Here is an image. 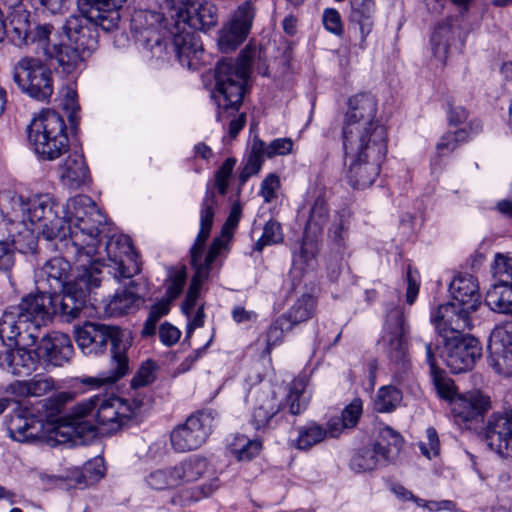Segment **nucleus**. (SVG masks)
I'll return each instance as SVG.
<instances>
[{"instance_id":"1","label":"nucleus","mask_w":512,"mask_h":512,"mask_svg":"<svg viewBox=\"0 0 512 512\" xmlns=\"http://www.w3.org/2000/svg\"><path fill=\"white\" fill-rule=\"evenodd\" d=\"M62 212L61 218L65 219L66 226L62 239L69 237L77 261L90 262L102 258L103 251L107 256L106 266L116 279H128L140 272L137 255L128 236L112 237L103 246L101 233L106 217L89 196L77 195L70 198ZM102 265L105 266V263Z\"/></svg>"},{"instance_id":"2","label":"nucleus","mask_w":512,"mask_h":512,"mask_svg":"<svg viewBox=\"0 0 512 512\" xmlns=\"http://www.w3.org/2000/svg\"><path fill=\"white\" fill-rule=\"evenodd\" d=\"M50 194H37L25 201L15 192H0V232L14 237L22 228L31 234L43 235L46 239H62L66 231L62 219Z\"/></svg>"},{"instance_id":"3","label":"nucleus","mask_w":512,"mask_h":512,"mask_svg":"<svg viewBox=\"0 0 512 512\" xmlns=\"http://www.w3.org/2000/svg\"><path fill=\"white\" fill-rule=\"evenodd\" d=\"M111 343L112 359L110 368L97 377H89L84 383L101 386L112 384L125 376L129 370L126 351L130 346L129 334L115 326L86 322L76 330V343L85 355L102 353L107 343Z\"/></svg>"},{"instance_id":"4","label":"nucleus","mask_w":512,"mask_h":512,"mask_svg":"<svg viewBox=\"0 0 512 512\" xmlns=\"http://www.w3.org/2000/svg\"><path fill=\"white\" fill-rule=\"evenodd\" d=\"M57 314L56 297L38 291L23 297L17 306L7 309L1 318V337L19 339V343L34 346L40 329Z\"/></svg>"},{"instance_id":"5","label":"nucleus","mask_w":512,"mask_h":512,"mask_svg":"<svg viewBox=\"0 0 512 512\" xmlns=\"http://www.w3.org/2000/svg\"><path fill=\"white\" fill-rule=\"evenodd\" d=\"M259 54V50L249 44L237 59L226 58L218 62L215 68V89L212 93V98L219 110L218 119H221V110L226 112L239 109L245 94L251 64Z\"/></svg>"},{"instance_id":"6","label":"nucleus","mask_w":512,"mask_h":512,"mask_svg":"<svg viewBox=\"0 0 512 512\" xmlns=\"http://www.w3.org/2000/svg\"><path fill=\"white\" fill-rule=\"evenodd\" d=\"M214 206L215 201L213 200V195L210 192H208L201 210V229H199L194 245L192 246L190 251L191 264L195 272L191 279V283L188 288L185 301L182 305V312L188 318H190L192 309L196 304V300L199 296L201 286L209 276L210 266L213 263V261L217 258L221 249L224 246L222 240L214 239L209 247L206 256L204 257V259L202 258L205 242L209 238L210 231L213 226Z\"/></svg>"},{"instance_id":"7","label":"nucleus","mask_w":512,"mask_h":512,"mask_svg":"<svg viewBox=\"0 0 512 512\" xmlns=\"http://www.w3.org/2000/svg\"><path fill=\"white\" fill-rule=\"evenodd\" d=\"M382 134L374 135L373 140L343 139L348 183L355 189L370 187L380 173V166L387 153V140Z\"/></svg>"},{"instance_id":"8","label":"nucleus","mask_w":512,"mask_h":512,"mask_svg":"<svg viewBox=\"0 0 512 512\" xmlns=\"http://www.w3.org/2000/svg\"><path fill=\"white\" fill-rule=\"evenodd\" d=\"M28 141L39 158L54 161L67 152L69 139L63 117L46 109L28 126Z\"/></svg>"},{"instance_id":"9","label":"nucleus","mask_w":512,"mask_h":512,"mask_svg":"<svg viewBox=\"0 0 512 512\" xmlns=\"http://www.w3.org/2000/svg\"><path fill=\"white\" fill-rule=\"evenodd\" d=\"M138 409L136 401L129 402L114 395H95L76 404L72 409V416L80 419L94 413L101 429L113 433L126 425Z\"/></svg>"},{"instance_id":"10","label":"nucleus","mask_w":512,"mask_h":512,"mask_svg":"<svg viewBox=\"0 0 512 512\" xmlns=\"http://www.w3.org/2000/svg\"><path fill=\"white\" fill-rule=\"evenodd\" d=\"M104 258H96L93 261H78L81 270L77 274L74 281H69L61 290L63 293L54 294L56 297L57 313H59L65 321L69 322L80 314L86 303L87 294L91 289L100 285V264L102 265Z\"/></svg>"},{"instance_id":"11","label":"nucleus","mask_w":512,"mask_h":512,"mask_svg":"<svg viewBox=\"0 0 512 512\" xmlns=\"http://www.w3.org/2000/svg\"><path fill=\"white\" fill-rule=\"evenodd\" d=\"M376 113L377 100L372 94L361 93L350 98L343 139L373 140L377 133L382 134V140H387L386 128L375 120Z\"/></svg>"},{"instance_id":"12","label":"nucleus","mask_w":512,"mask_h":512,"mask_svg":"<svg viewBox=\"0 0 512 512\" xmlns=\"http://www.w3.org/2000/svg\"><path fill=\"white\" fill-rule=\"evenodd\" d=\"M402 436L391 427L380 429L378 438L371 447L360 449L351 460V467L358 472L373 471L393 463L403 446Z\"/></svg>"},{"instance_id":"13","label":"nucleus","mask_w":512,"mask_h":512,"mask_svg":"<svg viewBox=\"0 0 512 512\" xmlns=\"http://www.w3.org/2000/svg\"><path fill=\"white\" fill-rule=\"evenodd\" d=\"M13 80L22 92L37 100H46L53 93L51 71L33 57H22L16 62Z\"/></svg>"},{"instance_id":"14","label":"nucleus","mask_w":512,"mask_h":512,"mask_svg":"<svg viewBox=\"0 0 512 512\" xmlns=\"http://www.w3.org/2000/svg\"><path fill=\"white\" fill-rule=\"evenodd\" d=\"M213 423V411H200L191 415L171 432L173 449L182 453L198 449L209 437Z\"/></svg>"},{"instance_id":"15","label":"nucleus","mask_w":512,"mask_h":512,"mask_svg":"<svg viewBox=\"0 0 512 512\" xmlns=\"http://www.w3.org/2000/svg\"><path fill=\"white\" fill-rule=\"evenodd\" d=\"M482 348L479 341L472 336L444 335L441 357L452 373L466 372L481 357Z\"/></svg>"},{"instance_id":"16","label":"nucleus","mask_w":512,"mask_h":512,"mask_svg":"<svg viewBox=\"0 0 512 512\" xmlns=\"http://www.w3.org/2000/svg\"><path fill=\"white\" fill-rule=\"evenodd\" d=\"M10 38L17 46L28 43H37L38 48L47 56L52 50L55 41L54 27L50 24L37 25L33 31L30 29L29 13L18 9L10 16Z\"/></svg>"},{"instance_id":"17","label":"nucleus","mask_w":512,"mask_h":512,"mask_svg":"<svg viewBox=\"0 0 512 512\" xmlns=\"http://www.w3.org/2000/svg\"><path fill=\"white\" fill-rule=\"evenodd\" d=\"M407 331L403 310L400 308L390 310L387 314L383 341L387 344L386 349L391 361L403 370L407 368L409 362L405 339Z\"/></svg>"},{"instance_id":"18","label":"nucleus","mask_w":512,"mask_h":512,"mask_svg":"<svg viewBox=\"0 0 512 512\" xmlns=\"http://www.w3.org/2000/svg\"><path fill=\"white\" fill-rule=\"evenodd\" d=\"M255 11L250 2L238 6L230 21L219 31L218 46L222 52L235 50L247 38Z\"/></svg>"},{"instance_id":"19","label":"nucleus","mask_w":512,"mask_h":512,"mask_svg":"<svg viewBox=\"0 0 512 512\" xmlns=\"http://www.w3.org/2000/svg\"><path fill=\"white\" fill-rule=\"evenodd\" d=\"M180 486L208 478V481L198 487L201 497H209L220 486L215 470L204 457L193 455L174 465Z\"/></svg>"},{"instance_id":"20","label":"nucleus","mask_w":512,"mask_h":512,"mask_svg":"<svg viewBox=\"0 0 512 512\" xmlns=\"http://www.w3.org/2000/svg\"><path fill=\"white\" fill-rule=\"evenodd\" d=\"M217 23V8L204 0H185L176 12L177 30L186 26L195 31H205Z\"/></svg>"},{"instance_id":"21","label":"nucleus","mask_w":512,"mask_h":512,"mask_svg":"<svg viewBox=\"0 0 512 512\" xmlns=\"http://www.w3.org/2000/svg\"><path fill=\"white\" fill-rule=\"evenodd\" d=\"M488 351L491 366L504 376L512 375V320L496 326L490 334Z\"/></svg>"},{"instance_id":"22","label":"nucleus","mask_w":512,"mask_h":512,"mask_svg":"<svg viewBox=\"0 0 512 512\" xmlns=\"http://www.w3.org/2000/svg\"><path fill=\"white\" fill-rule=\"evenodd\" d=\"M473 312L475 311L465 306L449 302L438 306L431 313V321L443 337L448 335V332L452 335H461L471 329Z\"/></svg>"},{"instance_id":"23","label":"nucleus","mask_w":512,"mask_h":512,"mask_svg":"<svg viewBox=\"0 0 512 512\" xmlns=\"http://www.w3.org/2000/svg\"><path fill=\"white\" fill-rule=\"evenodd\" d=\"M249 397L253 400L251 424L256 430L269 427L282 407V400L269 385L253 387Z\"/></svg>"},{"instance_id":"24","label":"nucleus","mask_w":512,"mask_h":512,"mask_svg":"<svg viewBox=\"0 0 512 512\" xmlns=\"http://www.w3.org/2000/svg\"><path fill=\"white\" fill-rule=\"evenodd\" d=\"M490 408V397L480 390L457 394L451 405L453 416L463 423L481 420Z\"/></svg>"},{"instance_id":"25","label":"nucleus","mask_w":512,"mask_h":512,"mask_svg":"<svg viewBox=\"0 0 512 512\" xmlns=\"http://www.w3.org/2000/svg\"><path fill=\"white\" fill-rule=\"evenodd\" d=\"M485 441L496 453L512 457V411L493 414L487 424Z\"/></svg>"},{"instance_id":"26","label":"nucleus","mask_w":512,"mask_h":512,"mask_svg":"<svg viewBox=\"0 0 512 512\" xmlns=\"http://www.w3.org/2000/svg\"><path fill=\"white\" fill-rule=\"evenodd\" d=\"M6 429L9 437L17 442H32L39 440L43 432V423L27 408L18 407L6 419Z\"/></svg>"},{"instance_id":"27","label":"nucleus","mask_w":512,"mask_h":512,"mask_svg":"<svg viewBox=\"0 0 512 512\" xmlns=\"http://www.w3.org/2000/svg\"><path fill=\"white\" fill-rule=\"evenodd\" d=\"M64 29L70 44L83 55H89L97 49V27L83 13L81 16H71L66 21Z\"/></svg>"},{"instance_id":"28","label":"nucleus","mask_w":512,"mask_h":512,"mask_svg":"<svg viewBox=\"0 0 512 512\" xmlns=\"http://www.w3.org/2000/svg\"><path fill=\"white\" fill-rule=\"evenodd\" d=\"M9 340L19 347L0 352V368L15 376H28L36 371L40 362L36 351L26 349L28 346L20 344L18 338Z\"/></svg>"},{"instance_id":"29","label":"nucleus","mask_w":512,"mask_h":512,"mask_svg":"<svg viewBox=\"0 0 512 512\" xmlns=\"http://www.w3.org/2000/svg\"><path fill=\"white\" fill-rule=\"evenodd\" d=\"M70 265L61 257L47 261L35 275L36 290L55 294L65 287Z\"/></svg>"},{"instance_id":"30","label":"nucleus","mask_w":512,"mask_h":512,"mask_svg":"<svg viewBox=\"0 0 512 512\" xmlns=\"http://www.w3.org/2000/svg\"><path fill=\"white\" fill-rule=\"evenodd\" d=\"M162 21L160 13L151 10H135L131 16V31L138 42L145 47L152 48L153 45H160L161 39L158 27Z\"/></svg>"},{"instance_id":"31","label":"nucleus","mask_w":512,"mask_h":512,"mask_svg":"<svg viewBox=\"0 0 512 512\" xmlns=\"http://www.w3.org/2000/svg\"><path fill=\"white\" fill-rule=\"evenodd\" d=\"M39 350L53 366H63L73 355V346L67 334L52 332L42 337Z\"/></svg>"},{"instance_id":"32","label":"nucleus","mask_w":512,"mask_h":512,"mask_svg":"<svg viewBox=\"0 0 512 512\" xmlns=\"http://www.w3.org/2000/svg\"><path fill=\"white\" fill-rule=\"evenodd\" d=\"M59 177L64 186L78 190L88 185L90 175L83 155L74 152L59 164Z\"/></svg>"},{"instance_id":"33","label":"nucleus","mask_w":512,"mask_h":512,"mask_svg":"<svg viewBox=\"0 0 512 512\" xmlns=\"http://www.w3.org/2000/svg\"><path fill=\"white\" fill-rule=\"evenodd\" d=\"M452 302L476 311L481 304L479 285L470 274H459L449 285Z\"/></svg>"},{"instance_id":"34","label":"nucleus","mask_w":512,"mask_h":512,"mask_svg":"<svg viewBox=\"0 0 512 512\" xmlns=\"http://www.w3.org/2000/svg\"><path fill=\"white\" fill-rule=\"evenodd\" d=\"M173 47L182 66L188 69L195 68L203 50L197 34L184 28L178 30L173 39Z\"/></svg>"},{"instance_id":"35","label":"nucleus","mask_w":512,"mask_h":512,"mask_svg":"<svg viewBox=\"0 0 512 512\" xmlns=\"http://www.w3.org/2000/svg\"><path fill=\"white\" fill-rule=\"evenodd\" d=\"M55 388L50 377H34L30 380H18L7 387V392L15 397H41Z\"/></svg>"},{"instance_id":"36","label":"nucleus","mask_w":512,"mask_h":512,"mask_svg":"<svg viewBox=\"0 0 512 512\" xmlns=\"http://www.w3.org/2000/svg\"><path fill=\"white\" fill-rule=\"evenodd\" d=\"M317 253L318 244L315 236L311 233L305 232L298 250H295L293 253L292 274L295 275L298 271H313L317 263Z\"/></svg>"},{"instance_id":"37","label":"nucleus","mask_w":512,"mask_h":512,"mask_svg":"<svg viewBox=\"0 0 512 512\" xmlns=\"http://www.w3.org/2000/svg\"><path fill=\"white\" fill-rule=\"evenodd\" d=\"M47 59H55L62 72L65 74L74 73L85 59L83 55L74 46L66 44H53Z\"/></svg>"},{"instance_id":"38","label":"nucleus","mask_w":512,"mask_h":512,"mask_svg":"<svg viewBox=\"0 0 512 512\" xmlns=\"http://www.w3.org/2000/svg\"><path fill=\"white\" fill-rule=\"evenodd\" d=\"M143 482L148 489L159 492L180 487L175 466L154 469L144 476Z\"/></svg>"},{"instance_id":"39","label":"nucleus","mask_w":512,"mask_h":512,"mask_svg":"<svg viewBox=\"0 0 512 512\" xmlns=\"http://www.w3.org/2000/svg\"><path fill=\"white\" fill-rule=\"evenodd\" d=\"M352 21L359 25L361 34V48H365L366 38L371 33L373 26V0H351Z\"/></svg>"},{"instance_id":"40","label":"nucleus","mask_w":512,"mask_h":512,"mask_svg":"<svg viewBox=\"0 0 512 512\" xmlns=\"http://www.w3.org/2000/svg\"><path fill=\"white\" fill-rule=\"evenodd\" d=\"M350 228V213L346 210L339 211L335 214L328 230V238L332 246L340 254L347 247Z\"/></svg>"},{"instance_id":"41","label":"nucleus","mask_w":512,"mask_h":512,"mask_svg":"<svg viewBox=\"0 0 512 512\" xmlns=\"http://www.w3.org/2000/svg\"><path fill=\"white\" fill-rule=\"evenodd\" d=\"M485 303L494 312L512 315V284L493 285L486 294Z\"/></svg>"},{"instance_id":"42","label":"nucleus","mask_w":512,"mask_h":512,"mask_svg":"<svg viewBox=\"0 0 512 512\" xmlns=\"http://www.w3.org/2000/svg\"><path fill=\"white\" fill-rule=\"evenodd\" d=\"M454 38L455 32L450 22H443L436 26L431 36L430 43L432 53L437 60L445 62Z\"/></svg>"},{"instance_id":"43","label":"nucleus","mask_w":512,"mask_h":512,"mask_svg":"<svg viewBox=\"0 0 512 512\" xmlns=\"http://www.w3.org/2000/svg\"><path fill=\"white\" fill-rule=\"evenodd\" d=\"M426 356L427 362L429 363L431 368L433 383L438 395L441 398L448 400L450 402V405H452V400L457 395L455 393L454 383L450 378L444 375L443 371L436 368L434 350L431 344L426 345Z\"/></svg>"},{"instance_id":"44","label":"nucleus","mask_w":512,"mask_h":512,"mask_svg":"<svg viewBox=\"0 0 512 512\" xmlns=\"http://www.w3.org/2000/svg\"><path fill=\"white\" fill-rule=\"evenodd\" d=\"M298 435L290 445L297 450H309L327 438L326 430L316 422L307 423L298 428Z\"/></svg>"},{"instance_id":"45","label":"nucleus","mask_w":512,"mask_h":512,"mask_svg":"<svg viewBox=\"0 0 512 512\" xmlns=\"http://www.w3.org/2000/svg\"><path fill=\"white\" fill-rule=\"evenodd\" d=\"M74 429L70 425L62 423L43 424V432L39 441L50 447L72 446Z\"/></svg>"},{"instance_id":"46","label":"nucleus","mask_w":512,"mask_h":512,"mask_svg":"<svg viewBox=\"0 0 512 512\" xmlns=\"http://www.w3.org/2000/svg\"><path fill=\"white\" fill-rule=\"evenodd\" d=\"M236 164V160L234 158H227L224 163L220 166V168L215 172L214 182L212 186L207 185L205 196L202 200L201 207H203V203L205 198L207 197L208 192L213 195V200L215 201V206L213 207V217L215 216V211L218 206V202L215 195V189L218 191L220 195H225L228 190L229 180L231 178L234 166ZM202 208H200V211Z\"/></svg>"},{"instance_id":"47","label":"nucleus","mask_w":512,"mask_h":512,"mask_svg":"<svg viewBox=\"0 0 512 512\" xmlns=\"http://www.w3.org/2000/svg\"><path fill=\"white\" fill-rule=\"evenodd\" d=\"M316 309V299L311 294H303L299 297L285 316L291 326L305 322L312 318Z\"/></svg>"},{"instance_id":"48","label":"nucleus","mask_w":512,"mask_h":512,"mask_svg":"<svg viewBox=\"0 0 512 512\" xmlns=\"http://www.w3.org/2000/svg\"><path fill=\"white\" fill-rule=\"evenodd\" d=\"M138 296L130 290L116 292L105 304V313L110 317L122 316L130 312L138 303Z\"/></svg>"},{"instance_id":"49","label":"nucleus","mask_w":512,"mask_h":512,"mask_svg":"<svg viewBox=\"0 0 512 512\" xmlns=\"http://www.w3.org/2000/svg\"><path fill=\"white\" fill-rule=\"evenodd\" d=\"M329 216L327 202L323 195H318L310 209L309 218L305 226V232L316 236L321 232Z\"/></svg>"},{"instance_id":"50","label":"nucleus","mask_w":512,"mask_h":512,"mask_svg":"<svg viewBox=\"0 0 512 512\" xmlns=\"http://www.w3.org/2000/svg\"><path fill=\"white\" fill-rule=\"evenodd\" d=\"M402 402V392L392 385L382 386L374 398V408L380 413H390Z\"/></svg>"},{"instance_id":"51","label":"nucleus","mask_w":512,"mask_h":512,"mask_svg":"<svg viewBox=\"0 0 512 512\" xmlns=\"http://www.w3.org/2000/svg\"><path fill=\"white\" fill-rule=\"evenodd\" d=\"M231 453L240 461H249L259 454L262 443L245 435H237L229 444Z\"/></svg>"},{"instance_id":"52","label":"nucleus","mask_w":512,"mask_h":512,"mask_svg":"<svg viewBox=\"0 0 512 512\" xmlns=\"http://www.w3.org/2000/svg\"><path fill=\"white\" fill-rule=\"evenodd\" d=\"M305 388L304 379H294L290 384L286 401L292 415H298L306 408L308 397L305 395Z\"/></svg>"},{"instance_id":"53","label":"nucleus","mask_w":512,"mask_h":512,"mask_svg":"<svg viewBox=\"0 0 512 512\" xmlns=\"http://www.w3.org/2000/svg\"><path fill=\"white\" fill-rule=\"evenodd\" d=\"M469 140V134L466 128H460L455 132L445 133L437 143V151L440 155H447L452 153L460 143Z\"/></svg>"},{"instance_id":"54","label":"nucleus","mask_w":512,"mask_h":512,"mask_svg":"<svg viewBox=\"0 0 512 512\" xmlns=\"http://www.w3.org/2000/svg\"><path fill=\"white\" fill-rule=\"evenodd\" d=\"M105 474L104 461L102 458H95L87 462L83 468V472L77 478L78 484L85 486L94 484L99 481Z\"/></svg>"},{"instance_id":"55","label":"nucleus","mask_w":512,"mask_h":512,"mask_svg":"<svg viewBox=\"0 0 512 512\" xmlns=\"http://www.w3.org/2000/svg\"><path fill=\"white\" fill-rule=\"evenodd\" d=\"M492 269L498 283L512 284V253L497 254Z\"/></svg>"},{"instance_id":"56","label":"nucleus","mask_w":512,"mask_h":512,"mask_svg":"<svg viewBox=\"0 0 512 512\" xmlns=\"http://www.w3.org/2000/svg\"><path fill=\"white\" fill-rule=\"evenodd\" d=\"M282 240L280 224L276 221H268L263 228L262 236L255 243V250L261 252L265 246L281 243Z\"/></svg>"},{"instance_id":"57","label":"nucleus","mask_w":512,"mask_h":512,"mask_svg":"<svg viewBox=\"0 0 512 512\" xmlns=\"http://www.w3.org/2000/svg\"><path fill=\"white\" fill-rule=\"evenodd\" d=\"M293 327L291 326V323L287 320L285 316H281L277 318L269 327L267 331L266 341H267V348L266 351L269 353L270 349L279 344L284 337V333L286 331L291 330Z\"/></svg>"},{"instance_id":"58","label":"nucleus","mask_w":512,"mask_h":512,"mask_svg":"<svg viewBox=\"0 0 512 512\" xmlns=\"http://www.w3.org/2000/svg\"><path fill=\"white\" fill-rule=\"evenodd\" d=\"M186 282V271L184 268L174 271L169 277V284L166 290V300L170 302L176 299L182 292Z\"/></svg>"},{"instance_id":"59","label":"nucleus","mask_w":512,"mask_h":512,"mask_svg":"<svg viewBox=\"0 0 512 512\" xmlns=\"http://www.w3.org/2000/svg\"><path fill=\"white\" fill-rule=\"evenodd\" d=\"M155 371L156 364L151 360L145 361L133 377L132 386L142 387L152 383L155 380Z\"/></svg>"},{"instance_id":"60","label":"nucleus","mask_w":512,"mask_h":512,"mask_svg":"<svg viewBox=\"0 0 512 512\" xmlns=\"http://www.w3.org/2000/svg\"><path fill=\"white\" fill-rule=\"evenodd\" d=\"M426 438L427 442L421 441L419 443V448L422 454L428 459L438 456L440 452V443L438 434L433 427L426 429Z\"/></svg>"},{"instance_id":"61","label":"nucleus","mask_w":512,"mask_h":512,"mask_svg":"<svg viewBox=\"0 0 512 512\" xmlns=\"http://www.w3.org/2000/svg\"><path fill=\"white\" fill-rule=\"evenodd\" d=\"M361 414L362 401L360 399H354L343 409L340 417L344 422V426H347L348 429H352L358 423Z\"/></svg>"},{"instance_id":"62","label":"nucleus","mask_w":512,"mask_h":512,"mask_svg":"<svg viewBox=\"0 0 512 512\" xmlns=\"http://www.w3.org/2000/svg\"><path fill=\"white\" fill-rule=\"evenodd\" d=\"M279 189V177L276 174L271 173L262 181L260 194L266 203H270L277 198V192Z\"/></svg>"},{"instance_id":"63","label":"nucleus","mask_w":512,"mask_h":512,"mask_svg":"<svg viewBox=\"0 0 512 512\" xmlns=\"http://www.w3.org/2000/svg\"><path fill=\"white\" fill-rule=\"evenodd\" d=\"M323 24L329 32L335 35H340L343 32V25L340 14L335 9H326L324 11Z\"/></svg>"},{"instance_id":"64","label":"nucleus","mask_w":512,"mask_h":512,"mask_svg":"<svg viewBox=\"0 0 512 512\" xmlns=\"http://www.w3.org/2000/svg\"><path fill=\"white\" fill-rule=\"evenodd\" d=\"M181 336L180 330L172 324L165 322L159 328V339L165 346L175 345Z\"/></svg>"}]
</instances>
